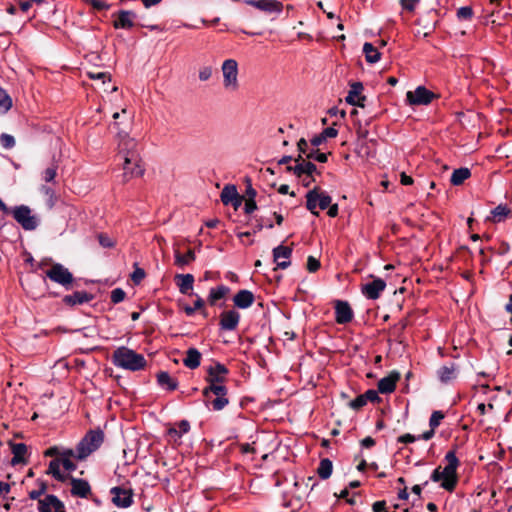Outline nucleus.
I'll use <instances>...</instances> for the list:
<instances>
[{"instance_id": "nucleus-55", "label": "nucleus", "mask_w": 512, "mask_h": 512, "mask_svg": "<svg viewBox=\"0 0 512 512\" xmlns=\"http://www.w3.org/2000/svg\"><path fill=\"white\" fill-rule=\"evenodd\" d=\"M378 392L379 391L370 389L364 393V397L366 398L367 402H377L380 400Z\"/></svg>"}, {"instance_id": "nucleus-41", "label": "nucleus", "mask_w": 512, "mask_h": 512, "mask_svg": "<svg viewBox=\"0 0 512 512\" xmlns=\"http://www.w3.org/2000/svg\"><path fill=\"white\" fill-rule=\"evenodd\" d=\"M473 17V9L470 6H463L457 10L459 20H470Z\"/></svg>"}, {"instance_id": "nucleus-28", "label": "nucleus", "mask_w": 512, "mask_h": 512, "mask_svg": "<svg viewBox=\"0 0 512 512\" xmlns=\"http://www.w3.org/2000/svg\"><path fill=\"white\" fill-rule=\"evenodd\" d=\"M175 281L182 294H189L193 289L194 276L192 274H177Z\"/></svg>"}, {"instance_id": "nucleus-9", "label": "nucleus", "mask_w": 512, "mask_h": 512, "mask_svg": "<svg viewBox=\"0 0 512 512\" xmlns=\"http://www.w3.org/2000/svg\"><path fill=\"white\" fill-rule=\"evenodd\" d=\"M12 214L14 219L25 230H34L39 224V219L32 215L31 209L28 206H17L13 209Z\"/></svg>"}, {"instance_id": "nucleus-18", "label": "nucleus", "mask_w": 512, "mask_h": 512, "mask_svg": "<svg viewBox=\"0 0 512 512\" xmlns=\"http://www.w3.org/2000/svg\"><path fill=\"white\" fill-rule=\"evenodd\" d=\"M207 381L210 384H223L228 374V369L221 363H216L207 369Z\"/></svg>"}, {"instance_id": "nucleus-59", "label": "nucleus", "mask_w": 512, "mask_h": 512, "mask_svg": "<svg viewBox=\"0 0 512 512\" xmlns=\"http://www.w3.org/2000/svg\"><path fill=\"white\" fill-rule=\"evenodd\" d=\"M321 134L324 136L325 139L327 138H334L337 136L338 131L333 127H328L324 129Z\"/></svg>"}, {"instance_id": "nucleus-27", "label": "nucleus", "mask_w": 512, "mask_h": 512, "mask_svg": "<svg viewBox=\"0 0 512 512\" xmlns=\"http://www.w3.org/2000/svg\"><path fill=\"white\" fill-rule=\"evenodd\" d=\"M437 376L441 383H450L457 377V366L454 363L444 365L437 370Z\"/></svg>"}, {"instance_id": "nucleus-60", "label": "nucleus", "mask_w": 512, "mask_h": 512, "mask_svg": "<svg viewBox=\"0 0 512 512\" xmlns=\"http://www.w3.org/2000/svg\"><path fill=\"white\" fill-rule=\"evenodd\" d=\"M256 208H257V206L253 199H249L246 201L244 210L247 214L252 213Z\"/></svg>"}, {"instance_id": "nucleus-33", "label": "nucleus", "mask_w": 512, "mask_h": 512, "mask_svg": "<svg viewBox=\"0 0 512 512\" xmlns=\"http://www.w3.org/2000/svg\"><path fill=\"white\" fill-rule=\"evenodd\" d=\"M157 382L162 388L169 391H174L178 387V382L165 371H161L157 374Z\"/></svg>"}, {"instance_id": "nucleus-1", "label": "nucleus", "mask_w": 512, "mask_h": 512, "mask_svg": "<svg viewBox=\"0 0 512 512\" xmlns=\"http://www.w3.org/2000/svg\"><path fill=\"white\" fill-rule=\"evenodd\" d=\"M118 155L125 160V168L129 169V165H135V169L128 171V174L143 175L144 167L137 150V142L130 138L127 134L119 133Z\"/></svg>"}, {"instance_id": "nucleus-2", "label": "nucleus", "mask_w": 512, "mask_h": 512, "mask_svg": "<svg viewBox=\"0 0 512 512\" xmlns=\"http://www.w3.org/2000/svg\"><path fill=\"white\" fill-rule=\"evenodd\" d=\"M445 461L447 464L444 468L438 467L432 472L431 480L433 482H440V486L443 489L453 491L458 480L456 471L459 466V460L454 451H449L445 455Z\"/></svg>"}, {"instance_id": "nucleus-26", "label": "nucleus", "mask_w": 512, "mask_h": 512, "mask_svg": "<svg viewBox=\"0 0 512 512\" xmlns=\"http://www.w3.org/2000/svg\"><path fill=\"white\" fill-rule=\"evenodd\" d=\"M254 295L249 290H240L233 298L234 305L240 309L249 308L254 302Z\"/></svg>"}, {"instance_id": "nucleus-46", "label": "nucleus", "mask_w": 512, "mask_h": 512, "mask_svg": "<svg viewBox=\"0 0 512 512\" xmlns=\"http://www.w3.org/2000/svg\"><path fill=\"white\" fill-rule=\"evenodd\" d=\"M125 296H126V293L123 289L116 288V289L112 290L110 298H111L112 303L118 304L125 299Z\"/></svg>"}, {"instance_id": "nucleus-3", "label": "nucleus", "mask_w": 512, "mask_h": 512, "mask_svg": "<svg viewBox=\"0 0 512 512\" xmlns=\"http://www.w3.org/2000/svg\"><path fill=\"white\" fill-rule=\"evenodd\" d=\"M112 363L121 369L139 371L145 367L146 360L142 354L136 353L128 347L121 346L113 352Z\"/></svg>"}, {"instance_id": "nucleus-16", "label": "nucleus", "mask_w": 512, "mask_h": 512, "mask_svg": "<svg viewBox=\"0 0 512 512\" xmlns=\"http://www.w3.org/2000/svg\"><path fill=\"white\" fill-rule=\"evenodd\" d=\"M292 249L283 245H279L273 249L274 262L277 268L286 269L290 266V257Z\"/></svg>"}, {"instance_id": "nucleus-35", "label": "nucleus", "mask_w": 512, "mask_h": 512, "mask_svg": "<svg viewBox=\"0 0 512 512\" xmlns=\"http://www.w3.org/2000/svg\"><path fill=\"white\" fill-rule=\"evenodd\" d=\"M363 53L365 54L366 61L369 63H376L380 60L381 54L378 52L371 43H364Z\"/></svg>"}, {"instance_id": "nucleus-32", "label": "nucleus", "mask_w": 512, "mask_h": 512, "mask_svg": "<svg viewBox=\"0 0 512 512\" xmlns=\"http://www.w3.org/2000/svg\"><path fill=\"white\" fill-rule=\"evenodd\" d=\"M92 299V296L84 291H76L71 295H66L63 298V301L67 305H78V304H84L89 302Z\"/></svg>"}, {"instance_id": "nucleus-29", "label": "nucleus", "mask_w": 512, "mask_h": 512, "mask_svg": "<svg viewBox=\"0 0 512 512\" xmlns=\"http://www.w3.org/2000/svg\"><path fill=\"white\" fill-rule=\"evenodd\" d=\"M190 430V424L187 420H182L168 430V436L173 442H178L181 437Z\"/></svg>"}, {"instance_id": "nucleus-15", "label": "nucleus", "mask_w": 512, "mask_h": 512, "mask_svg": "<svg viewBox=\"0 0 512 512\" xmlns=\"http://www.w3.org/2000/svg\"><path fill=\"white\" fill-rule=\"evenodd\" d=\"M246 3L268 13H281L283 4L277 0H247Z\"/></svg>"}, {"instance_id": "nucleus-31", "label": "nucleus", "mask_w": 512, "mask_h": 512, "mask_svg": "<svg viewBox=\"0 0 512 512\" xmlns=\"http://www.w3.org/2000/svg\"><path fill=\"white\" fill-rule=\"evenodd\" d=\"M11 450L13 454L12 464L17 465L26 462L27 446L23 443H12Z\"/></svg>"}, {"instance_id": "nucleus-13", "label": "nucleus", "mask_w": 512, "mask_h": 512, "mask_svg": "<svg viewBox=\"0 0 512 512\" xmlns=\"http://www.w3.org/2000/svg\"><path fill=\"white\" fill-rule=\"evenodd\" d=\"M385 288L386 283L383 279L374 278L372 282L363 285L361 291L366 298L376 300L380 297Z\"/></svg>"}, {"instance_id": "nucleus-44", "label": "nucleus", "mask_w": 512, "mask_h": 512, "mask_svg": "<svg viewBox=\"0 0 512 512\" xmlns=\"http://www.w3.org/2000/svg\"><path fill=\"white\" fill-rule=\"evenodd\" d=\"M0 143L6 149H11L15 146V139L12 135L2 133L0 136Z\"/></svg>"}, {"instance_id": "nucleus-17", "label": "nucleus", "mask_w": 512, "mask_h": 512, "mask_svg": "<svg viewBox=\"0 0 512 512\" xmlns=\"http://www.w3.org/2000/svg\"><path fill=\"white\" fill-rule=\"evenodd\" d=\"M240 314L236 310L224 311L220 315V328L226 331L235 330L239 324Z\"/></svg>"}, {"instance_id": "nucleus-54", "label": "nucleus", "mask_w": 512, "mask_h": 512, "mask_svg": "<svg viewBox=\"0 0 512 512\" xmlns=\"http://www.w3.org/2000/svg\"><path fill=\"white\" fill-rule=\"evenodd\" d=\"M88 75L91 79H97V80L101 79L103 81V84L106 83V79L108 80V82L111 81L110 76L104 72H97V73L90 72Z\"/></svg>"}, {"instance_id": "nucleus-30", "label": "nucleus", "mask_w": 512, "mask_h": 512, "mask_svg": "<svg viewBox=\"0 0 512 512\" xmlns=\"http://www.w3.org/2000/svg\"><path fill=\"white\" fill-rule=\"evenodd\" d=\"M201 363V353L196 348H189L186 351V357L183 364L189 369H196Z\"/></svg>"}, {"instance_id": "nucleus-6", "label": "nucleus", "mask_w": 512, "mask_h": 512, "mask_svg": "<svg viewBox=\"0 0 512 512\" xmlns=\"http://www.w3.org/2000/svg\"><path fill=\"white\" fill-rule=\"evenodd\" d=\"M223 87L225 90L235 92L239 89V68L235 59H226L221 65Z\"/></svg>"}, {"instance_id": "nucleus-14", "label": "nucleus", "mask_w": 512, "mask_h": 512, "mask_svg": "<svg viewBox=\"0 0 512 512\" xmlns=\"http://www.w3.org/2000/svg\"><path fill=\"white\" fill-rule=\"evenodd\" d=\"M39 512H65L64 504L54 495H46L38 501Z\"/></svg>"}, {"instance_id": "nucleus-56", "label": "nucleus", "mask_w": 512, "mask_h": 512, "mask_svg": "<svg viewBox=\"0 0 512 512\" xmlns=\"http://www.w3.org/2000/svg\"><path fill=\"white\" fill-rule=\"evenodd\" d=\"M98 238H99V243L102 247L110 248V247L114 246L113 241L109 237L100 234Z\"/></svg>"}, {"instance_id": "nucleus-4", "label": "nucleus", "mask_w": 512, "mask_h": 512, "mask_svg": "<svg viewBox=\"0 0 512 512\" xmlns=\"http://www.w3.org/2000/svg\"><path fill=\"white\" fill-rule=\"evenodd\" d=\"M76 451L69 448H64L61 451L60 457L55 458L49 463L48 474H51L56 480L64 482L68 480L69 475L61 472V467L64 470L71 472L76 470L77 466L72 461V458H75Z\"/></svg>"}, {"instance_id": "nucleus-62", "label": "nucleus", "mask_w": 512, "mask_h": 512, "mask_svg": "<svg viewBox=\"0 0 512 512\" xmlns=\"http://www.w3.org/2000/svg\"><path fill=\"white\" fill-rule=\"evenodd\" d=\"M62 449L60 450L58 447H50L46 450L45 455L46 456H55L56 458L60 457Z\"/></svg>"}, {"instance_id": "nucleus-7", "label": "nucleus", "mask_w": 512, "mask_h": 512, "mask_svg": "<svg viewBox=\"0 0 512 512\" xmlns=\"http://www.w3.org/2000/svg\"><path fill=\"white\" fill-rule=\"evenodd\" d=\"M306 200L307 209L314 215H318L317 207L324 210L329 207L332 201L331 197L318 187H315L306 194Z\"/></svg>"}, {"instance_id": "nucleus-24", "label": "nucleus", "mask_w": 512, "mask_h": 512, "mask_svg": "<svg viewBox=\"0 0 512 512\" xmlns=\"http://www.w3.org/2000/svg\"><path fill=\"white\" fill-rule=\"evenodd\" d=\"M220 198L224 205L232 204L237 208L241 204V199L234 185H226L221 191Z\"/></svg>"}, {"instance_id": "nucleus-45", "label": "nucleus", "mask_w": 512, "mask_h": 512, "mask_svg": "<svg viewBox=\"0 0 512 512\" xmlns=\"http://www.w3.org/2000/svg\"><path fill=\"white\" fill-rule=\"evenodd\" d=\"M86 4H90L95 10H108L110 5L103 0H82Z\"/></svg>"}, {"instance_id": "nucleus-61", "label": "nucleus", "mask_w": 512, "mask_h": 512, "mask_svg": "<svg viewBox=\"0 0 512 512\" xmlns=\"http://www.w3.org/2000/svg\"><path fill=\"white\" fill-rule=\"evenodd\" d=\"M416 440V437L411 435V434H404V435H401L399 438H398V442H401V443H412Z\"/></svg>"}, {"instance_id": "nucleus-50", "label": "nucleus", "mask_w": 512, "mask_h": 512, "mask_svg": "<svg viewBox=\"0 0 512 512\" xmlns=\"http://www.w3.org/2000/svg\"><path fill=\"white\" fill-rule=\"evenodd\" d=\"M366 404H367V400L364 397V394H362V395H359L358 397H356L354 400H352L349 403V406L354 410H358V409L362 408L363 406H365Z\"/></svg>"}, {"instance_id": "nucleus-40", "label": "nucleus", "mask_w": 512, "mask_h": 512, "mask_svg": "<svg viewBox=\"0 0 512 512\" xmlns=\"http://www.w3.org/2000/svg\"><path fill=\"white\" fill-rule=\"evenodd\" d=\"M510 213V209L507 205H498L492 210V216L494 222H500L504 220Z\"/></svg>"}, {"instance_id": "nucleus-12", "label": "nucleus", "mask_w": 512, "mask_h": 512, "mask_svg": "<svg viewBox=\"0 0 512 512\" xmlns=\"http://www.w3.org/2000/svg\"><path fill=\"white\" fill-rule=\"evenodd\" d=\"M112 495V502L114 505L120 508H127L131 506L133 502V493L129 488L124 487H113L110 490Z\"/></svg>"}, {"instance_id": "nucleus-22", "label": "nucleus", "mask_w": 512, "mask_h": 512, "mask_svg": "<svg viewBox=\"0 0 512 512\" xmlns=\"http://www.w3.org/2000/svg\"><path fill=\"white\" fill-rule=\"evenodd\" d=\"M362 90L363 85L361 82L352 83L348 95L345 98L346 102L354 106L363 107V101L365 100V97L361 95Z\"/></svg>"}, {"instance_id": "nucleus-10", "label": "nucleus", "mask_w": 512, "mask_h": 512, "mask_svg": "<svg viewBox=\"0 0 512 512\" xmlns=\"http://www.w3.org/2000/svg\"><path fill=\"white\" fill-rule=\"evenodd\" d=\"M205 397L214 394L216 398L212 401V407L216 411L222 410L228 403L227 388L223 384H210L203 390Z\"/></svg>"}, {"instance_id": "nucleus-53", "label": "nucleus", "mask_w": 512, "mask_h": 512, "mask_svg": "<svg viewBox=\"0 0 512 512\" xmlns=\"http://www.w3.org/2000/svg\"><path fill=\"white\" fill-rule=\"evenodd\" d=\"M122 168L124 170V173H123V180L124 182H127L129 181L130 179L132 178H137V177H141L142 175H132V174H128L127 172L130 170H134L135 169V165H132L130 164L129 165V169L125 168V160H123V165H122Z\"/></svg>"}, {"instance_id": "nucleus-49", "label": "nucleus", "mask_w": 512, "mask_h": 512, "mask_svg": "<svg viewBox=\"0 0 512 512\" xmlns=\"http://www.w3.org/2000/svg\"><path fill=\"white\" fill-rule=\"evenodd\" d=\"M213 74V69L211 66H203L199 69L198 77L200 81H208Z\"/></svg>"}, {"instance_id": "nucleus-21", "label": "nucleus", "mask_w": 512, "mask_h": 512, "mask_svg": "<svg viewBox=\"0 0 512 512\" xmlns=\"http://www.w3.org/2000/svg\"><path fill=\"white\" fill-rule=\"evenodd\" d=\"M136 15L129 10H121L114 20L113 26L116 29H130L134 26Z\"/></svg>"}, {"instance_id": "nucleus-11", "label": "nucleus", "mask_w": 512, "mask_h": 512, "mask_svg": "<svg viewBox=\"0 0 512 512\" xmlns=\"http://www.w3.org/2000/svg\"><path fill=\"white\" fill-rule=\"evenodd\" d=\"M435 98V94L424 86H418L414 91L406 93V99L410 105H428Z\"/></svg>"}, {"instance_id": "nucleus-43", "label": "nucleus", "mask_w": 512, "mask_h": 512, "mask_svg": "<svg viewBox=\"0 0 512 512\" xmlns=\"http://www.w3.org/2000/svg\"><path fill=\"white\" fill-rule=\"evenodd\" d=\"M203 306H204L203 299L200 296H197V299L194 302V304H192V307L191 306H186L184 308V311H185V313L188 316H192L195 313L196 310L201 309Z\"/></svg>"}, {"instance_id": "nucleus-37", "label": "nucleus", "mask_w": 512, "mask_h": 512, "mask_svg": "<svg viewBox=\"0 0 512 512\" xmlns=\"http://www.w3.org/2000/svg\"><path fill=\"white\" fill-rule=\"evenodd\" d=\"M229 292V288L225 285H220L216 288H212L209 293V303L214 305L218 300L225 297V295Z\"/></svg>"}, {"instance_id": "nucleus-38", "label": "nucleus", "mask_w": 512, "mask_h": 512, "mask_svg": "<svg viewBox=\"0 0 512 512\" xmlns=\"http://www.w3.org/2000/svg\"><path fill=\"white\" fill-rule=\"evenodd\" d=\"M332 470V462L328 458H325L320 461L317 472L321 479H328L332 474Z\"/></svg>"}, {"instance_id": "nucleus-64", "label": "nucleus", "mask_w": 512, "mask_h": 512, "mask_svg": "<svg viewBox=\"0 0 512 512\" xmlns=\"http://www.w3.org/2000/svg\"><path fill=\"white\" fill-rule=\"evenodd\" d=\"M324 141H326V139L324 138V136L320 133L319 135L313 137L311 139V145L314 146V147H318L319 145H321Z\"/></svg>"}, {"instance_id": "nucleus-36", "label": "nucleus", "mask_w": 512, "mask_h": 512, "mask_svg": "<svg viewBox=\"0 0 512 512\" xmlns=\"http://www.w3.org/2000/svg\"><path fill=\"white\" fill-rule=\"evenodd\" d=\"M471 176V172L468 168H459L453 171L451 175V183L453 185H461L466 179Z\"/></svg>"}, {"instance_id": "nucleus-47", "label": "nucleus", "mask_w": 512, "mask_h": 512, "mask_svg": "<svg viewBox=\"0 0 512 512\" xmlns=\"http://www.w3.org/2000/svg\"><path fill=\"white\" fill-rule=\"evenodd\" d=\"M444 418V414L441 411H434L430 417L429 425L432 429H436L441 420Z\"/></svg>"}, {"instance_id": "nucleus-25", "label": "nucleus", "mask_w": 512, "mask_h": 512, "mask_svg": "<svg viewBox=\"0 0 512 512\" xmlns=\"http://www.w3.org/2000/svg\"><path fill=\"white\" fill-rule=\"evenodd\" d=\"M316 165L312 162L306 161L303 158L300 159L299 162L295 166H288L287 170L292 171L297 177H301L303 174L307 176H312V174L316 171Z\"/></svg>"}, {"instance_id": "nucleus-57", "label": "nucleus", "mask_w": 512, "mask_h": 512, "mask_svg": "<svg viewBox=\"0 0 512 512\" xmlns=\"http://www.w3.org/2000/svg\"><path fill=\"white\" fill-rule=\"evenodd\" d=\"M419 0H401L403 9L413 11Z\"/></svg>"}, {"instance_id": "nucleus-5", "label": "nucleus", "mask_w": 512, "mask_h": 512, "mask_svg": "<svg viewBox=\"0 0 512 512\" xmlns=\"http://www.w3.org/2000/svg\"><path fill=\"white\" fill-rule=\"evenodd\" d=\"M104 441V433L101 430H90L77 444L75 459L82 461L95 452Z\"/></svg>"}, {"instance_id": "nucleus-19", "label": "nucleus", "mask_w": 512, "mask_h": 512, "mask_svg": "<svg viewBox=\"0 0 512 512\" xmlns=\"http://www.w3.org/2000/svg\"><path fill=\"white\" fill-rule=\"evenodd\" d=\"M353 319V311L345 301H337L335 305V320L338 324L349 323Z\"/></svg>"}, {"instance_id": "nucleus-51", "label": "nucleus", "mask_w": 512, "mask_h": 512, "mask_svg": "<svg viewBox=\"0 0 512 512\" xmlns=\"http://www.w3.org/2000/svg\"><path fill=\"white\" fill-rule=\"evenodd\" d=\"M307 158H312L320 163H325L327 161V154L321 153L318 150H311L307 154Z\"/></svg>"}, {"instance_id": "nucleus-39", "label": "nucleus", "mask_w": 512, "mask_h": 512, "mask_svg": "<svg viewBox=\"0 0 512 512\" xmlns=\"http://www.w3.org/2000/svg\"><path fill=\"white\" fill-rule=\"evenodd\" d=\"M12 107V99L7 92L0 87V114L7 113Z\"/></svg>"}, {"instance_id": "nucleus-8", "label": "nucleus", "mask_w": 512, "mask_h": 512, "mask_svg": "<svg viewBox=\"0 0 512 512\" xmlns=\"http://www.w3.org/2000/svg\"><path fill=\"white\" fill-rule=\"evenodd\" d=\"M47 278L51 281L69 289L73 283L72 273L60 263H53L51 268L45 272Z\"/></svg>"}, {"instance_id": "nucleus-52", "label": "nucleus", "mask_w": 512, "mask_h": 512, "mask_svg": "<svg viewBox=\"0 0 512 512\" xmlns=\"http://www.w3.org/2000/svg\"><path fill=\"white\" fill-rule=\"evenodd\" d=\"M320 267V262L313 256H309L307 259V269L309 272H316Z\"/></svg>"}, {"instance_id": "nucleus-20", "label": "nucleus", "mask_w": 512, "mask_h": 512, "mask_svg": "<svg viewBox=\"0 0 512 512\" xmlns=\"http://www.w3.org/2000/svg\"><path fill=\"white\" fill-rule=\"evenodd\" d=\"M68 479L70 480L71 494L73 496L87 498L88 495L91 493V487L86 480L78 479V478H74V477H70V476Z\"/></svg>"}, {"instance_id": "nucleus-58", "label": "nucleus", "mask_w": 512, "mask_h": 512, "mask_svg": "<svg viewBox=\"0 0 512 512\" xmlns=\"http://www.w3.org/2000/svg\"><path fill=\"white\" fill-rule=\"evenodd\" d=\"M145 277V272L141 268H137L132 274V280L139 283Z\"/></svg>"}, {"instance_id": "nucleus-63", "label": "nucleus", "mask_w": 512, "mask_h": 512, "mask_svg": "<svg viewBox=\"0 0 512 512\" xmlns=\"http://www.w3.org/2000/svg\"><path fill=\"white\" fill-rule=\"evenodd\" d=\"M45 486L42 485L40 489L38 490H32L29 492V497L31 499H39L42 494H44Z\"/></svg>"}, {"instance_id": "nucleus-23", "label": "nucleus", "mask_w": 512, "mask_h": 512, "mask_svg": "<svg viewBox=\"0 0 512 512\" xmlns=\"http://www.w3.org/2000/svg\"><path fill=\"white\" fill-rule=\"evenodd\" d=\"M399 378L400 374L398 372H391L388 376L378 381V391L382 394L392 393L395 390Z\"/></svg>"}, {"instance_id": "nucleus-34", "label": "nucleus", "mask_w": 512, "mask_h": 512, "mask_svg": "<svg viewBox=\"0 0 512 512\" xmlns=\"http://www.w3.org/2000/svg\"><path fill=\"white\" fill-rule=\"evenodd\" d=\"M174 258L175 265L183 268L195 260V253L191 249H189L186 254H181L178 250H175Z\"/></svg>"}, {"instance_id": "nucleus-42", "label": "nucleus", "mask_w": 512, "mask_h": 512, "mask_svg": "<svg viewBox=\"0 0 512 512\" xmlns=\"http://www.w3.org/2000/svg\"><path fill=\"white\" fill-rule=\"evenodd\" d=\"M56 175H57V166L52 165L43 171L42 179L47 183L52 182L55 179Z\"/></svg>"}, {"instance_id": "nucleus-48", "label": "nucleus", "mask_w": 512, "mask_h": 512, "mask_svg": "<svg viewBox=\"0 0 512 512\" xmlns=\"http://www.w3.org/2000/svg\"><path fill=\"white\" fill-rule=\"evenodd\" d=\"M298 150H299V155L298 157L295 159L296 162H299L300 159L303 158V155H306L309 153L308 152V142L304 139V138H301L299 141H298Z\"/></svg>"}]
</instances>
